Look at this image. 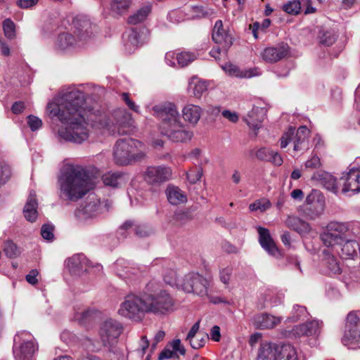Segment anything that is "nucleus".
Wrapping results in <instances>:
<instances>
[{
  "instance_id": "18",
  "label": "nucleus",
  "mask_w": 360,
  "mask_h": 360,
  "mask_svg": "<svg viewBox=\"0 0 360 360\" xmlns=\"http://www.w3.org/2000/svg\"><path fill=\"white\" fill-rule=\"evenodd\" d=\"M259 241L261 246L271 255L277 257L280 255L279 250L272 239L269 229L259 226L257 228Z\"/></svg>"
},
{
  "instance_id": "49",
  "label": "nucleus",
  "mask_w": 360,
  "mask_h": 360,
  "mask_svg": "<svg viewBox=\"0 0 360 360\" xmlns=\"http://www.w3.org/2000/svg\"><path fill=\"white\" fill-rule=\"evenodd\" d=\"M176 58L178 64L181 67H184L193 62L196 58V56L193 53L182 51L176 55Z\"/></svg>"
},
{
  "instance_id": "39",
  "label": "nucleus",
  "mask_w": 360,
  "mask_h": 360,
  "mask_svg": "<svg viewBox=\"0 0 360 360\" xmlns=\"http://www.w3.org/2000/svg\"><path fill=\"white\" fill-rule=\"evenodd\" d=\"M102 180L105 186L116 188L123 183L124 175L121 172H110L103 175Z\"/></svg>"
},
{
  "instance_id": "35",
  "label": "nucleus",
  "mask_w": 360,
  "mask_h": 360,
  "mask_svg": "<svg viewBox=\"0 0 360 360\" xmlns=\"http://www.w3.org/2000/svg\"><path fill=\"white\" fill-rule=\"evenodd\" d=\"M320 238L323 243L327 247H334L335 245H342L345 241L342 238V236H338L334 232L327 230V227L326 230L321 233Z\"/></svg>"
},
{
  "instance_id": "55",
  "label": "nucleus",
  "mask_w": 360,
  "mask_h": 360,
  "mask_svg": "<svg viewBox=\"0 0 360 360\" xmlns=\"http://www.w3.org/2000/svg\"><path fill=\"white\" fill-rule=\"evenodd\" d=\"M3 28L6 37L13 39L15 37V25L11 20L6 19L3 22Z\"/></svg>"
},
{
  "instance_id": "63",
  "label": "nucleus",
  "mask_w": 360,
  "mask_h": 360,
  "mask_svg": "<svg viewBox=\"0 0 360 360\" xmlns=\"http://www.w3.org/2000/svg\"><path fill=\"white\" fill-rule=\"evenodd\" d=\"M360 325L359 318L355 312H350L347 317L346 327H355Z\"/></svg>"
},
{
  "instance_id": "7",
  "label": "nucleus",
  "mask_w": 360,
  "mask_h": 360,
  "mask_svg": "<svg viewBox=\"0 0 360 360\" xmlns=\"http://www.w3.org/2000/svg\"><path fill=\"white\" fill-rule=\"evenodd\" d=\"M148 314L164 315L172 311L174 300L171 295L164 290L153 294L145 293Z\"/></svg>"
},
{
  "instance_id": "54",
  "label": "nucleus",
  "mask_w": 360,
  "mask_h": 360,
  "mask_svg": "<svg viewBox=\"0 0 360 360\" xmlns=\"http://www.w3.org/2000/svg\"><path fill=\"white\" fill-rule=\"evenodd\" d=\"M202 175V167H196L194 169H191L186 173L187 179L192 184L198 181Z\"/></svg>"
},
{
  "instance_id": "43",
  "label": "nucleus",
  "mask_w": 360,
  "mask_h": 360,
  "mask_svg": "<svg viewBox=\"0 0 360 360\" xmlns=\"http://www.w3.org/2000/svg\"><path fill=\"white\" fill-rule=\"evenodd\" d=\"M163 279L167 284L181 289V283L182 282V280H179L178 278L177 274L175 270L171 269L165 270L163 275Z\"/></svg>"
},
{
  "instance_id": "40",
  "label": "nucleus",
  "mask_w": 360,
  "mask_h": 360,
  "mask_svg": "<svg viewBox=\"0 0 360 360\" xmlns=\"http://www.w3.org/2000/svg\"><path fill=\"white\" fill-rule=\"evenodd\" d=\"M127 262L122 259H117L115 262L117 274L122 278H130L132 274H135L136 270L134 268L128 266Z\"/></svg>"
},
{
  "instance_id": "45",
  "label": "nucleus",
  "mask_w": 360,
  "mask_h": 360,
  "mask_svg": "<svg viewBox=\"0 0 360 360\" xmlns=\"http://www.w3.org/2000/svg\"><path fill=\"white\" fill-rule=\"evenodd\" d=\"M193 219L191 213L188 210L176 212L173 217L174 223L178 226H182Z\"/></svg>"
},
{
  "instance_id": "16",
  "label": "nucleus",
  "mask_w": 360,
  "mask_h": 360,
  "mask_svg": "<svg viewBox=\"0 0 360 360\" xmlns=\"http://www.w3.org/2000/svg\"><path fill=\"white\" fill-rule=\"evenodd\" d=\"M321 328V323L314 320L294 326L290 333L295 338L302 336L316 337L319 335Z\"/></svg>"
},
{
  "instance_id": "57",
  "label": "nucleus",
  "mask_w": 360,
  "mask_h": 360,
  "mask_svg": "<svg viewBox=\"0 0 360 360\" xmlns=\"http://www.w3.org/2000/svg\"><path fill=\"white\" fill-rule=\"evenodd\" d=\"M206 340L207 338L205 335L198 334V336L188 340V342H189L192 348L198 349L202 347L205 345Z\"/></svg>"
},
{
  "instance_id": "53",
  "label": "nucleus",
  "mask_w": 360,
  "mask_h": 360,
  "mask_svg": "<svg viewBox=\"0 0 360 360\" xmlns=\"http://www.w3.org/2000/svg\"><path fill=\"white\" fill-rule=\"evenodd\" d=\"M283 9L288 14L297 15L300 12L301 5L299 1H290L283 6Z\"/></svg>"
},
{
  "instance_id": "59",
  "label": "nucleus",
  "mask_w": 360,
  "mask_h": 360,
  "mask_svg": "<svg viewBox=\"0 0 360 360\" xmlns=\"http://www.w3.org/2000/svg\"><path fill=\"white\" fill-rule=\"evenodd\" d=\"M54 227L49 224H44L41 229V235L45 240H52L54 238Z\"/></svg>"
},
{
  "instance_id": "2",
  "label": "nucleus",
  "mask_w": 360,
  "mask_h": 360,
  "mask_svg": "<svg viewBox=\"0 0 360 360\" xmlns=\"http://www.w3.org/2000/svg\"><path fill=\"white\" fill-rule=\"evenodd\" d=\"M154 115L160 120L159 130L161 134L176 143L190 141L193 133L181 120L176 105L173 103H165L153 108Z\"/></svg>"
},
{
  "instance_id": "50",
  "label": "nucleus",
  "mask_w": 360,
  "mask_h": 360,
  "mask_svg": "<svg viewBox=\"0 0 360 360\" xmlns=\"http://www.w3.org/2000/svg\"><path fill=\"white\" fill-rule=\"evenodd\" d=\"M292 314V316L290 319L292 321H297L301 319L303 320L309 316L306 307L300 305H295L293 307Z\"/></svg>"
},
{
  "instance_id": "32",
  "label": "nucleus",
  "mask_w": 360,
  "mask_h": 360,
  "mask_svg": "<svg viewBox=\"0 0 360 360\" xmlns=\"http://www.w3.org/2000/svg\"><path fill=\"white\" fill-rule=\"evenodd\" d=\"M277 352L276 360H298L295 348L290 344L280 345Z\"/></svg>"
},
{
  "instance_id": "51",
  "label": "nucleus",
  "mask_w": 360,
  "mask_h": 360,
  "mask_svg": "<svg viewBox=\"0 0 360 360\" xmlns=\"http://www.w3.org/2000/svg\"><path fill=\"white\" fill-rule=\"evenodd\" d=\"M94 311L90 309H85L81 312H77L75 315V319L79 323L85 324L92 320Z\"/></svg>"
},
{
  "instance_id": "21",
  "label": "nucleus",
  "mask_w": 360,
  "mask_h": 360,
  "mask_svg": "<svg viewBox=\"0 0 360 360\" xmlns=\"http://www.w3.org/2000/svg\"><path fill=\"white\" fill-rule=\"evenodd\" d=\"M122 38L125 49L128 53L134 51L142 43L140 32L136 28L125 32Z\"/></svg>"
},
{
  "instance_id": "60",
  "label": "nucleus",
  "mask_w": 360,
  "mask_h": 360,
  "mask_svg": "<svg viewBox=\"0 0 360 360\" xmlns=\"http://www.w3.org/2000/svg\"><path fill=\"white\" fill-rule=\"evenodd\" d=\"M11 170L9 166L0 165V185L5 184L11 177Z\"/></svg>"
},
{
  "instance_id": "14",
  "label": "nucleus",
  "mask_w": 360,
  "mask_h": 360,
  "mask_svg": "<svg viewBox=\"0 0 360 360\" xmlns=\"http://www.w3.org/2000/svg\"><path fill=\"white\" fill-rule=\"evenodd\" d=\"M340 184H342V193L360 191V170L352 169L340 179Z\"/></svg>"
},
{
  "instance_id": "44",
  "label": "nucleus",
  "mask_w": 360,
  "mask_h": 360,
  "mask_svg": "<svg viewBox=\"0 0 360 360\" xmlns=\"http://www.w3.org/2000/svg\"><path fill=\"white\" fill-rule=\"evenodd\" d=\"M73 23L78 31L79 35L81 37H84V35L89 36V30L91 29V24L88 20L76 18Z\"/></svg>"
},
{
  "instance_id": "62",
  "label": "nucleus",
  "mask_w": 360,
  "mask_h": 360,
  "mask_svg": "<svg viewBox=\"0 0 360 360\" xmlns=\"http://www.w3.org/2000/svg\"><path fill=\"white\" fill-rule=\"evenodd\" d=\"M27 123L32 131L37 130L42 125L41 120L34 115H30L27 117Z\"/></svg>"
},
{
  "instance_id": "5",
  "label": "nucleus",
  "mask_w": 360,
  "mask_h": 360,
  "mask_svg": "<svg viewBox=\"0 0 360 360\" xmlns=\"http://www.w3.org/2000/svg\"><path fill=\"white\" fill-rule=\"evenodd\" d=\"M145 156L146 151L143 144L136 139H120L115 145L113 157L117 165H129L143 160Z\"/></svg>"
},
{
  "instance_id": "6",
  "label": "nucleus",
  "mask_w": 360,
  "mask_h": 360,
  "mask_svg": "<svg viewBox=\"0 0 360 360\" xmlns=\"http://www.w3.org/2000/svg\"><path fill=\"white\" fill-rule=\"evenodd\" d=\"M145 293L129 294L124 298L118 309V314L135 321H141L148 314Z\"/></svg>"
},
{
  "instance_id": "8",
  "label": "nucleus",
  "mask_w": 360,
  "mask_h": 360,
  "mask_svg": "<svg viewBox=\"0 0 360 360\" xmlns=\"http://www.w3.org/2000/svg\"><path fill=\"white\" fill-rule=\"evenodd\" d=\"M209 281L198 273L185 275L181 283V289L186 292H193L200 296L207 295Z\"/></svg>"
},
{
  "instance_id": "64",
  "label": "nucleus",
  "mask_w": 360,
  "mask_h": 360,
  "mask_svg": "<svg viewBox=\"0 0 360 360\" xmlns=\"http://www.w3.org/2000/svg\"><path fill=\"white\" fill-rule=\"evenodd\" d=\"M122 98L127 106L133 111L139 112V107L129 98V95L127 93H123Z\"/></svg>"
},
{
  "instance_id": "36",
  "label": "nucleus",
  "mask_w": 360,
  "mask_h": 360,
  "mask_svg": "<svg viewBox=\"0 0 360 360\" xmlns=\"http://www.w3.org/2000/svg\"><path fill=\"white\" fill-rule=\"evenodd\" d=\"M151 5L147 4L139 9L136 13L131 15L127 20L128 23L136 25L143 22L151 12Z\"/></svg>"
},
{
  "instance_id": "26",
  "label": "nucleus",
  "mask_w": 360,
  "mask_h": 360,
  "mask_svg": "<svg viewBox=\"0 0 360 360\" xmlns=\"http://www.w3.org/2000/svg\"><path fill=\"white\" fill-rule=\"evenodd\" d=\"M179 352L181 355L186 354V349L182 346L179 339L174 340L172 342L168 344L166 347L159 354V360L169 359L174 356Z\"/></svg>"
},
{
  "instance_id": "4",
  "label": "nucleus",
  "mask_w": 360,
  "mask_h": 360,
  "mask_svg": "<svg viewBox=\"0 0 360 360\" xmlns=\"http://www.w3.org/2000/svg\"><path fill=\"white\" fill-rule=\"evenodd\" d=\"M98 121L91 117L95 129L108 131L109 134L124 135L130 133L133 125L131 115L126 110L118 109L115 110L110 116L106 117L101 114L98 115Z\"/></svg>"
},
{
  "instance_id": "41",
  "label": "nucleus",
  "mask_w": 360,
  "mask_h": 360,
  "mask_svg": "<svg viewBox=\"0 0 360 360\" xmlns=\"http://www.w3.org/2000/svg\"><path fill=\"white\" fill-rule=\"evenodd\" d=\"M82 211L86 218L96 217L101 212L100 201L97 199L89 200L83 207Z\"/></svg>"
},
{
  "instance_id": "61",
  "label": "nucleus",
  "mask_w": 360,
  "mask_h": 360,
  "mask_svg": "<svg viewBox=\"0 0 360 360\" xmlns=\"http://www.w3.org/2000/svg\"><path fill=\"white\" fill-rule=\"evenodd\" d=\"M222 68L229 75L241 77L242 71L237 66L232 64H226Z\"/></svg>"
},
{
  "instance_id": "34",
  "label": "nucleus",
  "mask_w": 360,
  "mask_h": 360,
  "mask_svg": "<svg viewBox=\"0 0 360 360\" xmlns=\"http://www.w3.org/2000/svg\"><path fill=\"white\" fill-rule=\"evenodd\" d=\"M342 341L345 345L360 342V325L346 327Z\"/></svg>"
},
{
  "instance_id": "48",
  "label": "nucleus",
  "mask_w": 360,
  "mask_h": 360,
  "mask_svg": "<svg viewBox=\"0 0 360 360\" xmlns=\"http://www.w3.org/2000/svg\"><path fill=\"white\" fill-rule=\"evenodd\" d=\"M131 4V0H113L111 4V9L118 14H122L129 9Z\"/></svg>"
},
{
  "instance_id": "23",
  "label": "nucleus",
  "mask_w": 360,
  "mask_h": 360,
  "mask_svg": "<svg viewBox=\"0 0 360 360\" xmlns=\"http://www.w3.org/2000/svg\"><path fill=\"white\" fill-rule=\"evenodd\" d=\"M181 112L185 122L196 125L201 117L202 109L199 105L187 103L182 108Z\"/></svg>"
},
{
  "instance_id": "30",
  "label": "nucleus",
  "mask_w": 360,
  "mask_h": 360,
  "mask_svg": "<svg viewBox=\"0 0 360 360\" xmlns=\"http://www.w3.org/2000/svg\"><path fill=\"white\" fill-rule=\"evenodd\" d=\"M341 257L345 259H353L357 255V251L359 250V245L355 240H351L348 238L341 245Z\"/></svg>"
},
{
  "instance_id": "12",
  "label": "nucleus",
  "mask_w": 360,
  "mask_h": 360,
  "mask_svg": "<svg viewBox=\"0 0 360 360\" xmlns=\"http://www.w3.org/2000/svg\"><path fill=\"white\" fill-rule=\"evenodd\" d=\"M212 40L226 51L233 44V38L228 30L225 29L221 20L215 22L212 30Z\"/></svg>"
},
{
  "instance_id": "52",
  "label": "nucleus",
  "mask_w": 360,
  "mask_h": 360,
  "mask_svg": "<svg viewBox=\"0 0 360 360\" xmlns=\"http://www.w3.org/2000/svg\"><path fill=\"white\" fill-rule=\"evenodd\" d=\"M233 270V267L230 266L221 268L219 270V276L220 281L225 285H229L232 277Z\"/></svg>"
},
{
  "instance_id": "24",
  "label": "nucleus",
  "mask_w": 360,
  "mask_h": 360,
  "mask_svg": "<svg viewBox=\"0 0 360 360\" xmlns=\"http://www.w3.org/2000/svg\"><path fill=\"white\" fill-rule=\"evenodd\" d=\"M285 224L300 235L309 233L311 229L309 223L294 215L288 216Z\"/></svg>"
},
{
  "instance_id": "56",
  "label": "nucleus",
  "mask_w": 360,
  "mask_h": 360,
  "mask_svg": "<svg viewBox=\"0 0 360 360\" xmlns=\"http://www.w3.org/2000/svg\"><path fill=\"white\" fill-rule=\"evenodd\" d=\"M304 166L307 169H319L321 166V159L316 154L311 155V157L305 162Z\"/></svg>"
},
{
  "instance_id": "3",
  "label": "nucleus",
  "mask_w": 360,
  "mask_h": 360,
  "mask_svg": "<svg viewBox=\"0 0 360 360\" xmlns=\"http://www.w3.org/2000/svg\"><path fill=\"white\" fill-rule=\"evenodd\" d=\"M61 195L70 200L82 198L94 187V179L81 166H70L59 179Z\"/></svg>"
},
{
  "instance_id": "13",
  "label": "nucleus",
  "mask_w": 360,
  "mask_h": 360,
  "mask_svg": "<svg viewBox=\"0 0 360 360\" xmlns=\"http://www.w3.org/2000/svg\"><path fill=\"white\" fill-rule=\"evenodd\" d=\"M289 53V46L287 44H279L275 46L264 49L261 53L262 58L266 63H276L285 58Z\"/></svg>"
},
{
  "instance_id": "31",
  "label": "nucleus",
  "mask_w": 360,
  "mask_h": 360,
  "mask_svg": "<svg viewBox=\"0 0 360 360\" xmlns=\"http://www.w3.org/2000/svg\"><path fill=\"white\" fill-rule=\"evenodd\" d=\"M166 194L168 201L172 205H179L187 201L186 195L176 186H168Z\"/></svg>"
},
{
  "instance_id": "42",
  "label": "nucleus",
  "mask_w": 360,
  "mask_h": 360,
  "mask_svg": "<svg viewBox=\"0 0 360 360\" xmlns=\"http://www.w3.org/2000/svg\"><path fill=\"white\" fill-rule=\"evenodd\" d=\"M207 89V85L205 82L193 78L189 83L188 91L197 98H201Z\"/></svg>"
},
{
  "instance_id": "19",
  "label": "nucleus",
  "mask_w": 360,
  "mask_h": 360,
  "mask_svg": "<svg viewBox=\"0 0 360 360\" xmlns=\"http://www.w3.org/2000/svg\"><path fill=\"white\" fill-rule=\"evenodd\" d=\"M89 266V260L84 255H75L67 261V268L74 275H80L86 271Z\"/></svg>"
},
{
  "instance_id": "15",
  "label": "nucleus",
  "mask_w": 360,
  "mask_h": 360,
  "mask_svg": "<svg viewBox=\"0 0 360 360\" xmlns=\"http://www.w3.org/2000/svg\"><path fill=\"white\" fill-rule=\"evenodd\" d=\"M172 174L171 169L165 167H149L145 174V180L150 184H155L168 180Z\"/></svg>"
},
{
  "instance_id": "33",
  "label": "nucleus",
  "mask_w": 360,
  "mask_h": 360,
  "mask_svg": "<svg viewBox=\"0 0 360 360\" xmlns=\"http://www.w3.org/2000/svg\"><path fill=\"white\" fill-rule=\"evenodd\" d=\"M326 227L329 231L334 232L338 236H342L344 240L349 236V224L348 223L330 221Z\"/></svg>"
},
{
  "instance_id": "38",
  "label": "nucleus",
  "mask_w": 360,
  "mask_h": 360,
  "mask_svg": "<svg viewBox=\"0 0 360 360\" xmlns=\"http://www.w3.org/2000/svg\"><path fill=\"white\" fill-rule=\"evenodd\" d=\"M76 43L74 36L69 33H62L58 35L56 47L60 51L69 49L75 46Z\"/></svg>"
},
{
  "instance_id": "58",
  "label": "nucleus",
  "mask_w": 360,
  "mask_h": 360,
  "mask_svg": "<svg viewBox=\"0 0 360 360\" xmlns=\"http://www.w3.org/2000/svg\"><path fill=\"white\" fill-rule=\"evenodd\" d=\"M272 150H273L270 148L264 147L258 149L256 151L255 155L257 158L259 160L269 162L270 158L271 157V155H272Z\"/></svg>"
},
{
  "instance_id": "11",
  "label": "nucleus",
  "mask_w": 360,
  "mask_h": 360,
  "mask_svg": "<svg viewBox=\"0 0 360 360\" xmlns=\"http://www.w3.org/2000/svg\"><path fill=\"white\" fill-rule=\"evenodd\" d=\"M305 202V213L309 219H314L323 212L325 201L319 193L311 192L307 196Z\"/></svg>"
},
{
  "instance_id": "46",
  "label": "nucleus",
  "mask_w": 360,
  "mask_h": 360,
  "mask_svg": "<svg viewBox=\"0 0 360 360\" xmlns=\"http://www.w3.org/2000/svg\"><path fill=\"white\" fill-rule=\"evenodd\" d=\"M319 37L321 44L330 46L336 41L337 35L331 30H321L319 32Z\"/></svg>"
},
{
  "instance_id": "10",
  "label": "nucleus",
  "mask_w": 360,
  "mask_h": 360,
  "mask_svg": "<svg viewBox=\"0 0 360 360\" xmlns=\"http://www.w3.org/2000/svg\"><path fill=\"white\" fill-rule=\"evenodd\" d=\"M123 330L122 323L119 321L108 319L101 323L99 328L100 340L105 347H109L112 345Z\"/></svg>"
},
{
  "instance_id": "22",
  "label": "nucleus",
  "mask_w": 360,
  "mask_h": 360,
  "mask_svg": "<svg viewBox=\"0 0 360 360\" xmlns=\"http://www.w3.org/2000/svg\"><path fill=\"white\" fill-rule=\"evenodd\" d=\"M312 179L320 182L327 190L337 193L338 192V186L336 179L328 172L319 171L314 173Z\"/></svg>"
},
{
  "instance_id": "17",
  "label": "nucleus",
  "mask_w": 360,
  "mask_h": 360,
  "mask_svg": "<svg viewBox=\"0 0 360 360\" xmlns=\"http://www.w3.org/2000/svg\"><path fill=\"white\" fill-rule=\"evenodd\" d=\"M295 128L290 127L288 131L285 132L281 138V147L285 148L290 141H292L294 143V150L299 151L308 148V141L302 136L295 134Z\"/></svg>"
},
{
  "instance_id": "25",
  "label": "nucleus",
  "mask_w": 360,
  "mask_h": 360,
  "mask_svg": "<svg viewBox=\"0 0 360 360\" xmlns=\"http://www.w3.org/2000/svg\"><path fill=\"white\" fill-rule=\"evenodd\" d=\"M281 322V319L267 314H260L255 316L253 323L257 328H272Z\"/></svg>"
},
{
  "instance_id": "9",
  "label": "nucleus",
  "mask_w": 360,
  "mask_h": 360,
  "mask_svg": "<svg viewBox=\"0 0 360 360\" xmlns=\"http://www.w3.org/2000/svg\"><path fill=\"white\" fill-rule=\"evenodd\" d=\"M21 340L19 349L15 351L16 360H34V356L38 350V347L32 335L28 333L22 332L14 338L15 342Z\"/></svg>"
},
{
  "instance_id": "27",
  "label": "nucleus",
  "mask_w": 360,
  "mask_h": 360,
  "mask_svg": "<svg viewBox=\"0 0 360 360\" xmlns=\"http://www.w3.org/2000/svg\"><path fill=\"white\" fill-rule=\"evenodd\" d=\"M322 254V263L326 266L327 272L333 274H340L341 268L337 257L332 255L328 250H323Z\"/></svg>"
},
{
  "instance_id": "37",
  "label": "nucleus",
  "mask_w": 360,
  "mask_h": 360,
  "mask_svg": "<svg viewBox=\"0 0 360 360\" xmlns=\"http://www.w3.org/2000/svg\"><path fill=\"white\" fill-rule=\"evenodd\" d=\"M1 248L5 255L10 259L17 258L21 254V248L11 239L4 240Z\"/></svg>"
},
{
  "instance_id": "28",
  "label": "nucleus",
  "mask_w": 360,
  "mask_h": 360,
  "mask_svg": "<svg viewBox=\"0 0 360 360\" xmlns=\"http://www.w3.org/2000/svg\"><path fill=\"white\" fill-rule=\"evenodd\" d=\"M37 208L36 194L34 192H31L23 210L24 216L27 221L30 222L36 221L37 218Z\"/></svg>"
},
{
  "instance_id": "20",
  "label": "nucleus",
  "mask_w": 360,
  "mask_h": 360,
  "mask_svg": "<svg viewBox=\"0 0 360 360\" xmlns=\"http://www.w3.org/2000/svg\"><path fill=\"white\" fill-rule=\"evenodd\" d=\"M265 112L264 108L254 107L243 120L251 129L258 130L265 119Z\"/></svg>"
},
{
  "instance_id": "47",
  "label": "nucleus",
  "mask_w": 360,
  "mask_h": 360,
  "mask_svg": "<svg viewBox=\"0 0 360 360\" xmlns=\"http://www.w3.org/2000/svg\"><path fill=\"white\" fill-rule=\"evenodd\" d=\"M271 207V203L269 200L266 198H262L251 203L249 205V209L251 212L259 210L261 212H264L269 210Z\"/></svg>"
},
{
  "instance_id": "29",
  "label": "nucleus",
  "mask_w": 360,
  "mask_h": 360,
  "mask_svg": "<svg viewBox=\"0 0 360 360\" xmlns=\"http://www.w3.org/2000/svg\"><path fill=\"white\" fill-rule=\"evenodd\" d=\"M280 345L271 343H263L261 345L257 360H276L277 357V348Z\"/></svg>"
},
{
  "instance_id": "1",
  "label": "nucleus",
  "mask_w": 360,
  "mask_h": 360,
  "mask_svg": "<svg viewBox=\"0 0 360 360\" xmlns=\"http://www.w3.org/2000/svg\"><path fill=\"white\" fill-rule=\"evenodd\" d=\"M85 104L84 94L79 90L72 89L65 92L59 100L58 103H50L47 111L50 116L57 117L67 126L58 130V136L68 141L82 143L89 136L87 127L93 122L90 120L91 115L94 120L98 121L97 114L92 109L84 107Z\"/></svg>"
}]
</instances>
